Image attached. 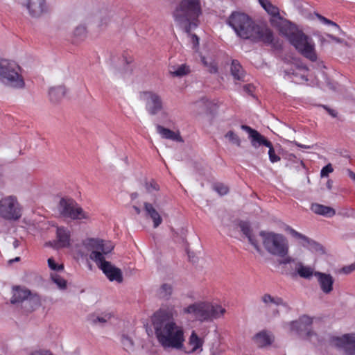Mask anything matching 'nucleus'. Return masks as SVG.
I'll list each match as a JSON object with an SVG mask.
<instances>
[{
    "instance_id": "nucleus-1",
    "label": "nucleus",
    "mask_w": 355,
    "mask_h": 355,
    "mask_svg": "<svg viewBox=\"0 0 355 355\" xmlns=\"http://www.w3.org/2000/svg\"><path fill=\"white\" fill-rule=\"evenodd\" d=\"M175 315L177 311L174 305L163 304L152 317L155 337L165 350H179L184 347V331L183 327L175 322Z\"/></svg>"
},
{
    "instance_id": "nucleus-2",
    "label": "nucleus",
    "mask_w": 355,
    "mask_h": 355,
    "mask_svg": "<svg viewBox=\"0 0 355 355\" xmlns=\"http://www.w3.org/2000/svg\"><path fill=\"white\" fill-rule=\"evenodd\" d=\"M227 23L239 37L244 40H250L254 42H263L266 44H271L273 41L272 32L270 28L257 24L244 12H233L228 17Z\"/></svg>"
},
{
    "instance_id": "nucleus-3",
    "label": "nucleus",
    "mask_w": 355,
    "mask_h": 355,
    "mask_svg": "<svg viewBox=\"0 0 355 355\" xmlns=\"http://www.w3.org/2000/svg\"><path fill=\"white\" fill-rule=\"evenodd\" d=\"M84 245L92 251L89 258L102 270L110 281H116L118 283L123 282L121 270L105 260L114 248L111 241L89 239L84 241Z\"/></svg>"
},
{
    "instance_id": "nucleus-4",
    "label": "nucleus",
    "mask_w": 355,
    "mask_h": 355,
    "mask_svg": "<svg viewBox=\"0 0 355 355\" xmlns=\"http://www.w3.org/2000/svg\"><path fill=\"white\" fill-rule=\"evenodd\" d=\"M202 14L200 0H181L173 12L175 21L184 28L187 33L197 26V21Z\"/></svg>"
},
{
    "instance_id": "nucleus-5",
    "label": "nucleus",
    "mask_w": 355,
    "mask_h": 355,
    "mask_svg": "<svg viewBox=\"0 0 355 355\" xmlns=\"http://www.w3.org/2000/svg\"><path fill=\"white\" fill-rule=\"evenodd\" d=\"M183 312L191 314L198 321L208 322L223 317L226 310L216 304L200 302L184 308Z\"/></svg>"
},
{
    "instance_id": "nucleus-6",
    "label": "nucleus",
    "mask_w": 355,
    "mask_h": 355,
    "mask_svg": "<svg viewBox=\"0 0 355 355\" xmlns=\"http://www.w3.org/2000/svg\"><path fill=\"white\" fill-rule=\"evenodd\" d=\"M259 236L263 248L270 254L284 257L288 254V241L283 234L261 231Z\"/></svg>"
},
{
    "instance_id": "nucleus-7",
    "label": "nucleus",
    "mask_w": 355,
    "mask_h": 355,
    "mask_svg": "<svg viewBox=\"0 0 355 355\" xmlns=\"http://www.w3.org/2000/svg\"><path fill=\"white\" fill-rule=\"evenodd\" d=\"M20 72L21 67L15 61L0 60V80L3 84L16 89L24 88L25 83Z\"/></svg>"
},
{
    "instance_id": "nucleus-8",
    "label": "nucleus",
    "mask_w": 355,
    "mask_h": 355,
    "mask_svg": "<svg viewBox=\"0 0 355 355\" xmlns=\"http://www.w3.org/2000/svg\"><path fill=\"white\" fill-rule=\"evenodd\" d=\"M21 216V207L15 196L0 199V217L6 220H17Z\"/></svg>"
},
{
    "instance_id": "nucleus-9",
    "label": "nucleus",
    "mask_w": 355,
    "mask_h": 355,
    "mask_svg": "<svg viewBox=\"0 0 355 355\" xmlns=\"http://www.w3.org/2000/svg\"><path fill=\"white\" fill-rule=\"evenodd\" d=\"M290 42L304 57L312 62L317 60L318 57L313 42L302 31L297 33L295 37H293Z\"/></svg>"
},
{
    "instance_id": "nucleus-10",
    "label": "nucleus",
    "mask_w": 355,
    "mask_h": 355,
    "mask_svg": "<svg viewBox=\"0 0 355 355\" xmlns=\"http://www.w3.org/2000/svg\"><path fill=\"white\" fill-rule=\"evenodd\" d=\"M60 214L72 220H89V214L85 211L73 199L62 198L59 203Z\"/></svg>"
},
{
    "instance_id": "nucleus-11",
    "label": "nucleus",
    "mask_w": 355,
    "mask_h": 355,
    "mask_svg": "<svg viewBox=\"0 0 355 355\" xmlns=\"http://www.w3.org/2000/svg\"><path fill=\"white\" fill-rule=\"evenodd\" d=\"M329 341L332 346L342 349L347 355H355V333L332 336Z\"/></svg>"
},
{
    "instance_id": "nucleus-12",
    "label": "nucleus",
    "mask_w": 355,
    "mask_h": 355,
    "mask_svg": "<svg viewBox=\"0 0 355 355\" xmlns=\"http://www.w3.org/2000/svg\"><path fill=\"white\" fill-rule=\"evenodd\" d=\"M140 98L146 102V109L150 115H155L163 110V101L157 93L152 91L142 92Z\"/></svg>"
},
{
    "instance_id": "nucleus-13",
    "label": "nucleus",
    "mask_w": 355,
    "mask_h": 355,
    "mask_svg": "<svg viewBox=\"0 0 355 355\" xmlns=\"http://www.w3.org/2000/svg\"><path fill=\"white\" fill-rule=\"evenodd\" d=\"M313 323V318L308 315H302L297 320L293 321L290 323L291 330L301 334L302 331H306V338L312 340L314 337L319 341L317 334L309 329V327Z\"/></svg>"
},
{
    "instance_id": "nucleus-14",
    "label": "nucleus",
    "mask_w": 355,
    "mask_h": 355,
    "mask_svg": "<svg viewBox=\"0 0 355 355\" xmlns=\"http://www.w3.org/2000/svg\"><path fill=\"white\" fill-rule=\"evenodd\" d=\"M22 5L33 17H39L47 10L45 0H23Z\"/></svg>"
},
{
    "instance_id": "nucleus-15",
    "label": "nucleus",
    "mask_w": 355,
    "mask_h": 355,
    "mask_svg": "<svg viewBox=\"0 0 355 355\" xmlns=\"http://www.w3.org/2000/svg\"><path fill=\"white\" fill-rule=\"evenodd\" d=\"M315 277L320 290L324 294L329 295L333 291L334 279L331 274L315 272Z\"/></svg>"
},
{
    "instance_id": "nucleus-16",
    "label": "nucleus",
    "mask_w": 355,
    "mask_h": 355,
    "mask_svg": "<svg viewBox=\"0 0 355 355\" xmlns=\"http://www.w3.org/2000/svg\"><path fill=\"white\" fill-rule=\"evenodd\" d=\"M278 21L277 22V27L279 32L286 36L289 42L291 41L293 37H295L297 33H300L297 28L291 24L289 21L279 17Z\"/></svg>"
},
{
    "instance_id": "nucleus-17",
    "label": "nucleus",
    "mask_w": 355,
    "mask_h": 355,
    "mask_svg": "<svg viewBox=\"0 0 355 355\" xmlns=\"http://www.w3.org/2000/svg\"><path fill=\"white\" fill-rule=\"evenodd\" d=\"M71 232L64 227H58L56 230V241L55 247L56 248H68L71 245Z\"/></svg>"
},
{
    "instance_id": "nucleus-18",
    "label": "nucleus",
    "mask_w": 355,
    "mask_h": 355,
    "mask_svg": "<svg viewBox=\"0 0 355 355\" xmlns=\"http://www.w3.org/2000/svg\"><path fill=\"white\" fill-rule=\"evenodd\" d=\"M241 128L249 134V136L251 139V144L254 147L257 148L261 145H263L265 146H270V141L267 140L258 131L251 128L250 126L246 125H242Z\"/></svg>"
},
{
    "instance_id": "nucleus-19",
    "label": "nucleus",
    "mask_w": 355,
    "mask_h": 355,
    "mask_svg": "<svg viewBox=\"0 0 355 355\" xmlns=\"http://www.w3.org/2000/svg\"><path fill=\"white\" fill-rule=\"evenodd\" d=\"M294 272H291V276L294 277L299 275L300 277L310 279L313 276H315V272L313 268L309 266H304L302 262L295 263Z\"/></svg>"
},
{
    "instance_id": "nucleus-20",
    "label": "nucleus",
    "mask_w": 355,
    "mask_h": 355,
    "mask_svg": "<svg viewBox=\"0 0 355 355\" xmlns=\"http://www.w3.org/2000/svg\"><path fill=\"white\" fill-rule=\"evenodd\" d=\"M41 305L40 296L29 291L28 297L23 301L21 308L27 313L32 312Z\"/></svg>"
},
{
    "instance_id": "nucleus-21",
    "label": "nucleus",
    "mask_w": 355,
    "mask_h": 355,
    "mask_svg": "<svg viewBox=\"0 0 355 355\" xmlns=\"http://www.w3.org/2000/svg\"><path fill=\"white\" fill-rule=\"evenodd\" d=\"M241 231L248 238L250 243L255 248L258 252H261V250L259 245L258 241L255 236L252 234V231L250 224L245 221H241L239 224Z\"/></svg>"
},
{
    "instance_id": "nucleus-22",
    "label": "nucleus",
    "mask_w": 355,
    "mask_h": 355,
    "mask_svg": "<svg viewBox=\"0 0 355 355\" xmlns=\"http://www.w3.org/2000/svg\"><path fill=\"white\" fill-rule=\"evenodd\" d=\"M29 290L21 286H14L12 288V296L10 299V302L12 304L21 306L23 301L28 297Z\"/></svg>"
},
{
    "instance_id": "nucleus-23",
    "label": "nucleus",
    "mask_w": 355,
    "mask_h": 355,
    "mask_svg": "<svg viewBox=\"0 0 355 355\" xmlns=\"http://www.w3.org/2000/svg\"><path fill=\"white\" fill-rule=\"evenodd\" d=\"M144 206L146 216L153 220L154 227H157L162 222V219L159 214L153 205L149 202H144Z\"/></svg>"
},
{
    "instance_id": "nucleus-24",
    "label": "nucleus",
    "mask_w": 355,
    "mask_h": 355,
    "mask_svg": "<svg viewBox=\"0 0 355 355\" xmlns=\"http://www.w3.org/2000/svg\"><path fill=\"white\" fill-rule=\"evenodd\" d=\"M67 89L64 85L52 87L49 89V96L53 103L60 102L65 96Z\"/></svg>"
},
{
    "instance_id": "nucleus-25",
    "label": "nucleus",
    "mask_w": 355,
    "mask_h": 355,
    "mask_svg": "<svg viewBox=\"0 0 355 355\" xmlns=\"http://www.w3.org/2000/svg\"><path fill=\"white\" fill-rule=\"evenodd\" d=\"M288 231L293 236H294L296 239L302 240V244L303 246L315 248L316 250L321 248L320 244L316 243L315 241L308 238L305 235L297 232L296 230L292 228H289Z\"/></svg>"
},
{
    "instance_id": "nucleus-26",
    "label": "nucleus",
    "mask_w": 355,
    "mask_h": 355,
    "mask_svg": "<svg viewBox=\"0 0 355 355\" xmlns=\"http://www.w3.org/2000/svg\"><path fill=\"white\" fill-rule=\"evenodd\" d=\"M254 340L258 347H263L271 345L273 341V336L270 333L262 331L254 336Z\"/></svg>"
},
{
    "instance_id": "nucleus-27",
    "label": "nucleus",
    "mask_w": 355,
    "mask_h": 355,
    "mask_svg": "<svg viewBox=\"0 0 355 355\" xmlns=\"http://www.w3.org/2000/svg\"><path fill=\"white\" fill-rule=\"evenodd\" d=\"M157 132L164 139H171L176 141H182V137L179 133H176L170 129L164 128L160 125L156 126Z\"/></svg>"
},
{
    "instance_id": "nucleus-28",
    "label": "nucleus",
    "mask_w": 355,
    "mask_h": 355,
    "mask_svg": "<svg viewBox=\"0 0 355 355\" xmlns=\"http://www.w3.org/2000/svg\"><path fill=\"white\" fill-rule=\"evenodd\" d=\"M311 209L316 214L328 217H331L336 214V211L333 208L318 203L312 204Z\"/></svg>"
},
{
    "instance_id": "nucleus-29",
    "label": "nucleus",
    "mask_w": 355,
    "mask_h": 355,
    "mask_svg": "<svg viewBox=\"0 0 355 355\" xmlns=\"http://www.w3.org/2000/svg\"><path fill=\"white\" fill-rule=\"evenodd\" d=\"M111 318L112 315L110 313H102L101 315L93 313L88 316V321L92 325L103 326Z\"/></svg>"
},
{
    "instance_id": "nucleus-30",
    "label": "nucleus",
    "mask_w": 355,
    "mask_h": 355,
    "mask_svg": "<svg viewBox=\"0 0 355 355\" xmlns=\"http://www.w3.org/2000/svg\"><path fill=\"white\" fill-rule=\"evenodd\" d=\"M230 71L234 79L244 81L245 73L237 60H232Z\"/></svg>"
},
{
    "instance_id": "nucleus-31",
    "label": "nucleus",
    "mask_w": 355,
    "mask_h": 355,
    "mask_svg": "<svg viewBox=\"0 0 355 355\" xmlns=\"http://www.w3.org/2000/svg\"><path fill=\"white\" fill-rule=\"evenodd\" d=\"M259 3L270 15L279 19L280 17L279 8L272 4L269 0H259Z\"/></svg>"
},
{
    "instance_id": "nucleus-32",
    "label": "nucleus",
    "mask_w": 355,
    "mask_h": 355,
    "mask_svg": "<svg viewBox=\"0 0 355 355\" xmlns=\"http://www.w3.org/2000/svg\"><path fill=\"white\" fill-rule=\"evenodd\" d=\"M169 73L174 77H182L190 73V68L186 64H181L178 67L172 66Z\"/></svg>"
},
{
    "instance_id": "nucleus-33",
    "label": "nucleus",
    "mask_w": 355,
    "mask_h": 355,
    "mask_svg": "<svg viewBox=\"0 0 355 355\" xmlns=\"http://www.w3.org/2000/svg\"><path fill=\"white\" fill-rule=\"evenodd\" d=\"M202 344L203 340L198 337L194 331H193L189 339V345L192 347V349L189 352L193 353L198 349H200V351H202Z\"/></svg>"
},
{
    "instance_id": "nucleus-34",
    "label": "nucleus",
    "mask_w": 355,
    "mask_h": 355,
    "mask_svg": "<svg viewBox=\"0 0 355 355\" xmlns=\"http://www.w3.org/2000/svg\"><path fill=\"white\" fill-rule=\"evenodd\" d=\"M261 301L265 304V305L268 307L271 306L272 304L279 306V305H284L283 300L279 297H272L270 294L266 293L261 297Z\"/></svg>"
},
{
    "instance_id": "nucleus-35",
    "label": "nucleus",
    "mask_w": 355,
    "mask_h": 355,
    "mask_svg": "<svg viewBox=\"0 0 355 355\" xmlns=\"http://www.w3.org/2000/svg\"><path fill=\"white\" fill-rule=\"evenodd\" d=\"M173 293V287L168 284H162L158 291V297L159 299L168 300Z\"/></svg>"
},
{
    "instance_id": "nucleus-36",
    "label": "nucleus",
    "mask_w": 355,
    "mask_h": 355,
    "mask_svg": "<svg viewBox=\"0 0 355 355\" xmlns=\"http://www.w3.org/2000/svg\"><path fill=\"white\" fill-rule=\"evenodd\" d=\"M121 342L126 352L130 353L134 351V341L130 336L123 334L121 337Z\"/></svg>"
},
{
    "instance_id": "nucleus-37",
    "label": "nucleus",
    "mask_w": 355,
    "mask_h": 355,
    "mask_svg": "<svg viewBox=\"0 0 355 355\" xmlns=\"http://www.w3.org/2000/svg\"><path fill=\"white\" fill-rule=\"evenodd\" d=\"M51 279L60 289L67 288V281L56 272L51 273Z\"/></svg>"
},
{
    "instance_id": "nucleus-38",
    "label": "nucleus",
    "mask_w": 355,
    "mask_h": 355,
    "mask_svg": "<svg viewBox=\"0 0 355 355\" xmlns=\"http://www.w3.org/2000/svg\"><path fill=\"white\" fill-rule=\"evenodd\" d=\"M201 62L203 65L207 68L208 71L211 73H215L218 71V67L216 63L213 61L211 59L210 60H207L205 57L201 56Z\"/></svg>"
},
{
    "instance_id": "nucleus-39",
    "label": "nucleus",
    "mask_w": 355,
    "mask_h": 355,
    "mask_svg": "<svg viewBox=\"0 0 355 355\" xmlns=\"http://www.w3.org/2000/svg\"><path fill=\"white\" fill-rule=\"evenodd\" d=\"M73 35L77 40H82L87 35V29L85 26L79 25L73 31Z\"/></svg>"
},
{
    "instance_id": "nucleus-40",
    "label": "nucleus",
    "mask_w": 355,
    "mask_h": 355,
    "mask_svg": "<svg viewBox=\"0 0 355 355\" xmlns=\"http://www.w3.org/2000/svg\"><path fill=\"white\" fill-rule=\"evenodd\" d=\"M225 138H227L229 141L230 143H232V144H234L237 146H241V139L239 137V136L235 134L233 131L232 130H230L228 131L225 135Z\"/></svg>"
},
{
    "instance_id": "nucleus-41",
    "label": "nucleus",
    "mask_w": 355,
    "mask_h": 355,
    "mask_svg": "<svg viewBox=\"0 0 355 355\" xmlns=\"http://www.w3.org/2000/svg\"><path fill=\"white\" fill-rule=\"evenodd\" d=\"M214 188V190L221 196L227 194L229 191L228 187L223 183L215 184Z\"/></svg>"
},
{
    "instance_id": "nucleus-42",
    "label": "nucleus",
    "mask_w": 355,
    "mask_h": 355,
    "mask_svg": "<svg viewBox=\"0 0 355 355\" xmlns=\"http://www.w3.org/2000/svg\"><path fill=\"white\" fill-rule=\"evenodd\" d=\"M267 147L269 148L268 155H269L270 161L272 163L279 161L280 157L275 154V149H274L271 142H270V146H267Z\"/></svg>"
},
{
    "instance_id": "nucleus-43",
    "label": "nucleus",
    "mask_w": 355,
    "mask_h": 355,
    "mask_svg": "<svg viewBox=\"0 0 355 355\" xmlns=\"http://www.w3.org/2000/svg\"><path fill=\"white\" fill-rule=\"evenodd\" d=\"M48 266L51 270H53L55 271H60L64 269L63 265L57 264L53 258H49L48 259Z\"/></svg>"
},
{
    "instance_id": "nucleus-44",
    "label": "nucleus",
    "mask_w": 355,
    "mask_h": 355,
    "mask_svg": "<svg viewBox=\"0 0 355 355\" xmlns=\"http://www.w3.org/2000/svg\"><path fill=\"white\" fill-rule=\"evenodd\" d=\"M316 17L322 23L328 24V25H331L333 26L336 27L338 29H340V27H339V26L337 24H336L335 22H334V21H331V20H329L328 19H327L326 17H323L322 15H321L320 14H316Z\"/></svg>"
},
{
    "instance_id": "nucleus-45",
    "label": "nucleus",
    "mask_w": 355,
    "mask_h": 355,
    "mask_svg": "<svg viewBox=\"0 0 355 355\" xmlns=\"http://www.w3.org/2000/svg\"><path fill=\"white\" fill-rule=\"evenodd\" d=\"M146 188L148 192H152L153 191H158L159 189V185L154 180H152L146 184Z\"/></svg>"
},
{
    "instance_id": "nucleus-46",
    "label": "nucleus",
    "mask_w": 355,
    "mask_h": 355,
    "mask_svg": "<svg viewBox=\"0 0 355 355\" xmlns=\"http://www.w3.org/2000/svg\"><path fill=\"white\" fill-rule=\"evenodd\" d=\"M333 171V167L331 164H328L323 167L320 172L321 177H327L330 173Z\"/></svg>"
},
{
    "instance_id": "nucleus-47",
    "label": "nucleus",
    "mask_w": 355,
    "mask_h": 355,
    "mask_svg": "<svg viewBox=\"0 0 355 355\" xmlns=\"http://www.w3.org/2000/svg\"><path fill=\"white\" fill-rule=\"evenodd\" d=\"M282 258L283 259L279 261V263L282 265L293 263V266H295V263L297 262L295 259L288 256V254Z\"/></svg>"
},
{
    "instance_id": "nucleus-48",
    "label": "nucleus",
    "mask_w": 355,
    "mask_h": 355,
    "mask_svg": "<svg viewBox=\"0 0 355 355\" xmlns=\"http://www.w3.org/2000/svg\"><path fill=\"white\" fill-rule=\"evenodd\" d=\"M29 355H54L50 350L37 349L32 352Z\"/></svg>"
},
{
    "instance_id": "nucleus-49",
    "label": "nucleus",
    "mask_w": 355,
    "mask_h": 355,
    "mask_svg": "<svg viewBox=\"0 0 355 355\" xmlns=\"http://www.w3.org/2000/svg\"><path fill=\"white\" fill-rule=\"evenodd\" d=\"M354 270H355V262L351 265L344 266L341 269V272L344 274H349Z\"/></svg>"
},
{
    "instance_id": "nucleus-50",
    "label": "nucleus",
    "mask_w": 355,
    "mask_h": 355,
    "mask_svg": "<svg viewBox=\"0 0 355 355\" xmlns=\"http://www.w3.org/2000/svg\"><path fill=\"white\" fill-rule=\"evenodd\" d=\"M243 90L249 94H252L254 92V87L250 84L245 85L243 86Z\"/></svg>"
},
{
    "instance_id": "nucleus-51",
    "label": "nucleus",
    "mask_w": 355,
    "mask_h": 355,
    "mask_svg": "<svg viewBox=\"0 0 355 355\" xmlns=\"http://www.w3.org/2000/svg\"><path fill=\"white\" fill-rule=\"evenodd\" d=\"M191 40H192V43L193 44V45L195 46H196L199 44V38L196 35H195V34L192 35Z\"/></svg>"
},
{
    "instance_id": "nucleus-52",
    "label": "nucleus",
    "mask_w": 355,
    "mask_h": 355,
    "mask_svg": "<svg viewBox=\"0 0 355 355\" xmlns=\"http://www.w3.org/2000/svg\"><path fill=\"white\" fill-rule=\"evenodd\" d=\"M327 36H328L330 39H331L332 40H334V41H335V42H338V43H341V42H343V40H342L340 38H338V37H335V36H334V35H332L328 34V35H327Z\"/></svg>"
},
{
    "instance_id": "nucleus-53",
    "label": "nucleus",
    "mask_w": 355,
    "mask_h": 355,
    "mask_svg": "<svg viewBox=\"0 0 355 355\" xmlns=\"http://www.w3.org/2000/svg\"><path fill=\"white\" fill-rule=\"evenodd\" d=\"M324 107L327 110L328 113L331 116H332L333 117H336V112L335 110L329 109V108H327L326 106H324Z\"/></svg>"
},
{
    "instance_id": "nucleus-54",
    "label": "nucleus",
    "mask_w": 355,
    "mask_h": 355,
    "mask_svg": "<svg viewBox=\"0 0 355 355\" xmlns=\"http://www.w3.org/2000/svg\"><path fill=\"white\" fill-rule=\"evenodd\" d=\"M293 143L297 146L302 148H305V149H310V148H311V146L302 145L301 144L297 143V141H294Z\"/></svg>"
},
{
    "instance_id": "nucleus-55",
    "label": "nucleus",
    "mask_w": 355,
    "mask_h": 355,
    "mask_svg": "<svg viewBox=\"0 0 355 355\" xmlns=\"http://www.w3.org/2000/svg\"><path fill=\"white\" fill-rule=\"evenodd\" d=\"M347 171L349 178L355 182V173L350 169H347Z\"/></svg>"
},
{
    "instance_id": "nucleus-56",
    "label": "nucleus",
    "mask_w": 355,
    "mask_h": 355,
    "mask_svg": "<svg viewBox=\"0 0 355 355\" xmlns=\"http://www.w3.org/2000/svg\"><path fill=\"white\" fill-rule=\"evenodd\" d=\"M19 245V241L16 239H13V241H12V246L14 248H18Z\"/></svg>"
},
{
    "instance_id": "nucleus-57",
    "label": "nucleus",
    "mask_w": 355,
    "mask_h": 355,
    "mask_svg": "<svg viewBox=\"0 0 355 355\" xmlns=\"http://www.w3.org/2000/svg\"><path fill=\"white\" fill-rule=\"evenodd\" d=\"M133 208L137 214H139L141 213V209L139 207L134 206Z\"/></svg>"
},
{
    "instance_id": "nucleus-58",
    "label": "nucleus",
    "mask_w": 355,
    "mask_h": 355,
    "mask_svg": "<svg viewBox=\"0 0 355 355\" xmlns=\"http://www.w3.org/2000/svg\"><path fill=\"white\" fill-rule=\"evenodd\" d=\"M19 259H20V258H19V257H16V258H15V259H10V260L9 261V263H12V262H14V261H19Z\"/></svg>"
},
{
    "instance_id": "nucleus-59",
    "label": "nucleus",
    "mask_w": 355,
    "mask_h": 355,
    "mask_svg": "<svg viewBox=\"0 0 355 355\" xmlns=\"http://www.w3.org/2000/svg\"><path fill=\"white\" fill-rule=\"evenodd\" d=\"M107 21V15H106L105 17L101 20V23L102 24H106Z\"/></svg>"
},
{
    "instance_id": "nucleus-60",
    "label": "nucleus",
    "mask_w": 355,
    "mask_h": 355,
    "mask_svg": "<svg viewBox=\"0 0 355 355\" xmlns=\"http://www.w3.org/2000/svg\"><path fill=\"white\" fill-rule=\"evenodd\" d=\"M211 355H216L214 353H213Z\"/></svg>"
}]
</instances>
